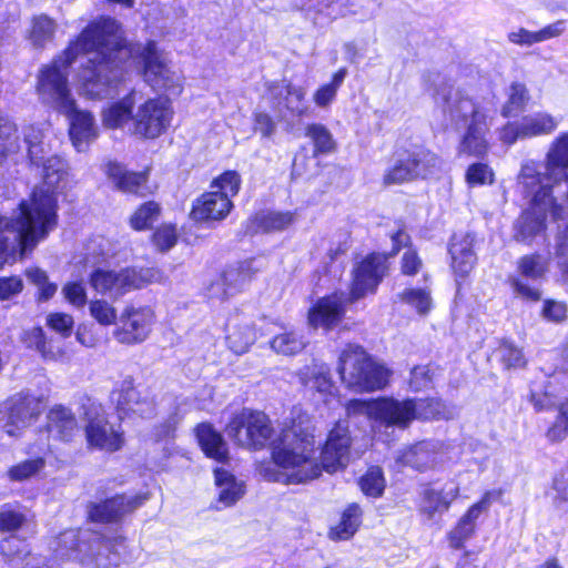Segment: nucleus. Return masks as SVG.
<instances>
[{"mask_svg":"<svg viewBox=\"0 0 568 568\" xmlns=\"http://www.w3.org/2000/svg\"><path fill=\"white\" fill-rule=\"evenodd\" d=\"M119 31L120 24L114 18L100 16L89 21L62 51L60 59L64 68L70 67L80 54L97 52L101 55L99 60L89 59L82 67L81 85L84 93L93 100L106 98L112 85L109 71L122 69L138 58L143 80L153 91L180 95L183 85L170 70L156 42L148 40L140 48V44L130 43L119 36Z\"/></svg>","mask_w":568,"mask_h":568,"instance_id":"f257e3e1","label":"nucleus"},{"mask_svg":"<svg viewBox=\"0 0 568 568\" xmlns=\"http://www.w3.org/2000/svg\"><path fill=\"white\" fill-rule=\"evenodd\" d=\"M19 214L14 219L0 215V268L9 255V239L6 232L17 231L20 255L32 252L58 224L57 199L47 191H33L29 201L22 200Z\"/></svg>","mask_w":568,"mask_h":568,"instance_id":"f03ea898","label":"nucleus"},{"mask_svg":"<svg viewBox=\"0 0 568 568\" xmlns=\"http://www.w3.org/2000/svg\"><path fill=\"white\" fill-rule=\"evenodd\" d=\"M388 237L392 242L388 252H368L353 264L348 285L349 302H357L367 295L376 294L379 285L389 274V260L395 257L403 248L414 247L412 236L402 220L397 222L396 230L390 232Z\"/></svg>","mask_w":568,"mask_h":568,"instance_id":"7ed1b4c3","label":"nucleus"},{"mask_svg":"<svg viewBox=\"0 0 568 568\" xmlns=\"http://www.w3.org/2000/svg\"><path fill=\"white\" fill-rule=\"evenodd\" d=\"M337 373L348 390L357 394L383 390L390 382L393 372L375 359L363 346L347 344L341 352Z\"/></svg>","mask_w":568,"mask_h":568,"instance_id":"20e7f679","label":"nucleus"},{"mask_svg":"<svg viewBox=\"0 0 568 568\" xmlns=\"http://www.w3.org/2000/svg\"><path fill=\"white\" fill-rule=\"evenodd\" d=\"M395 161L383 173L384 186L403 185L427 180L440 168V156L423 144L396 149Z\"/></svg>","mask_w":568,"mask_h":568,"instance_id":"39448f33","label":"nucleus"},{"mask_svg":"<svg viewBox=\"0 0 568 568\" xmlns=\"http://www.w3.org/2000/svg\"><path fill=\"white\" fill-rule=\"evenodd\" d=\"M352 446L353 437L348 422H334L320 447L318 463H314L311 470L303 475L287 476L286 483H304L320 477L322 471L335 474L344 470L349 460Z\"/></svg>","mask_w":568,"mask_h":568,"instance_id":"423d86ee","label":"nucleus"},{"mask_svg":"<svg viewBox=\"0 0 568 568\" xmlns=\"http://www.w3.org/2000/svg\"><path fill=\"white\" fill-rule=\"evenodd\" d=\"M224 430L235 446L251 452L266 448L275 435L270 416L263 410L247 407L233 413Z\"/></svg>","mask_w":568,"mask_h":568,"instance_id":"0eeeda50","label":"nucleus"},{"mask_svg":"<svg viewBox=\"0 0 568 568\" xmlns=\"http://www.w3.org/2000/svg\"><path fill=\"white\" fill-rule=\"evenodd\" d=\"M81 415L88 449L115 453L124 447V432L120 426L111 424L109 413L101 402L87 397L81 404Z\"/></svg>","mask_w":568,"mask_h":568,"instance_id":"6e6552de","label":"nucleus"},{"mask_svg":"<svg viewBox=\"0 0 568 568\" xmlns=\"http://www.w3.org/2000/svg\"><path fill=\"white\" fill-rule=\"evenodd\" d=\"M110 402L120 422L146 419L156 414V395L150 387L140 389L132 375H126L114 383L110 392Z\"/></svg>","mask_w":568,"mask_h":568,"instance_id":"1a4fd4ad","label":"nucleus"},{"mask_svg":"<svg viewBox=\"0 0 568 568\" xmlns=\"http://www.w3.org/2000/svg\"><path fill=\"white\" fill-rule=\"evenodd\" d=\"M174 118V108L168 95L144 100L132 118L133 133L143 140H155L165 134Z\"/></svg>","mask_w":568,"mask_h":568,"instance_id":"9d476101","label":"nucleus"},{"mask_svg":"<svg viewBox=\"0 0 568 568\" xmlns=\"http://www.w3.org/2000/svg\"><path fill=\"white\" fill-rule=\"evenodd\" d=\"M315 449V437L312 432L300 425L284 429L280 443L273 447V463L284 469H294L312 460Z\"/></svg>","mask_w":568,"mask_h":568,"instance_id":"9b49d317","label":"nucleus"},{"mask_svg":"<svg viewBox=\"0 0 568 568\" xmlns=\"http://www.w3.org/2000/svg\"><path fill=\"white\" fill-rule=\"evenodd\" d=\"M155 321V313L150 306L126 305L120 314L113 337L126 346L141 344L151 334Z\"/></svg>","mask_w":568,"mask_h":568,"instance_id":"f8f14e48","label":"nucleus"},{"mask_svg":"<svg viewBox=\"0 0 568 568\" xmlns=\"http://www.w3.org/2000/svg\"><path fill=\"white\" fill-rule=\"evenodd\" d=\"M148 493H139L128 497L124 493L106 497L101 501L91 503L88 507L87 520L93 524H119L123 518L144 505Z\"/></svg>","mask_w":568,"mask_h":568,"instance_id":"ddd939ff","label":"nucleus"},{"mask_svg":"<svg viewBox=\"0 0 568 568\" xmlns=\"http://www.w3.org/2000/svg\"><path fill=\"white\" fill-rule=\"evenodd\" d=\"M525 189L529 192H534L530 207L534 211H540V215L536 217V227L534 233H538L546 230V211L549 210L555 221L562 219L565 209L557 202L552 194L554 185L545 183L547 175L542 172L531 171L524 175Z\"/></svg>","mask_w":568,"mask_h":568,"instance_id":"4468645a","label":"nucleus"},{"mask_svg":"<svg viewBox=\"0 0 568 568\" xmlns=\"http://www.w3.org/2000/svg\"><path fill=\"white\" fill-rule=\"evenodd\" d=\"M265 91L273 111L298 119L308 115V108L304 105L306 92L303 87L294 85L290 80L282 79L266 82Z\"/></svg>","mask_w":568,"mask_h":568,"instance_id":"2eb2a0df","label":"nucleus"},{"mask_svg":"<svg viewBox=\"0 0 568 568\" xmlns=\"http://www.w3.org/2000/svg\"><path fill=\"white\" fill-rule=\"evenodd\" d=\"M476 234L470 231L454 232L447 243L449 267L458 285L465 282L475 266L478 257L475 251Z\"/></svg>","mask_w":568,"mask_h":568,"instance_id":"dca6fc26","label":"nucleus"},{"mask_svg":"<svg viewBox=\"0 0 568 568\" xmlns=\"http://www.w3.org/2000/svg\"><path fill=\"white\" fill-rule=\"evenodd\" d=\"M104 173L112 182L113 187L123 194L146 197L154 193L150 186V166H145L141 171H133L120 162L109 161L105 164Z\"/></svg>","mask_w":568,"mask_h":568,"instance_id":"f3484780","label":"nucleus"},{"mask_svg":"<svg viewBox=\"0 0 568 568\" xmlns=\"http://www.w3.org/2000/svg\"><path fill=\"white\" fill-rule=\"evenodd\" d=\"M375 402L374 420L386 427L407 429L416 420L415 398L378 396Z\"/></svg>","mask_w":568,"mask_h":568,"instance_id":"a211bd4d","label":"nucleus"},{"mask_svg":"<svg viewBox=\"0 0 568 568\" xmlns=\"http://www.w3.org/2000/svg\"><path fill=\"white\" fill-rule=\"evenodd\" d=\"M489 132L488 115L479 106L473 108L470 121L458 143V153L484 160L490 144L486 135Z\"/></svg>","mask_w":568,"mask_h":568,"instance_id":"6ab92c4d","label":"nucleus"},{"mask_svg":"<svg viewBox=\"0 0 568 568\" xmlns=\"http://www.w3.org/2000/svg\"><path fill=\"white\" fill-rule=\"evenodd\" d=\"M43 430L53 442L70 445L80 436L81 427L73 410L63 405L54 404L45 413Z\"/></svg>","mask_w":568,"mask_h":568,"instance_id":"aec40b11","label":"nucleus"},{"mask_svg":"<svg viewBox=\"0 0 568 568\" xmlns=\"http://www.w3.org/2000/svg\"><path fill=\"white\" fill-rule=\"evenodd\" d=\"M341 295L342 293L336 291L316 300L307 312L310 325L315 328L332 329L341 323L346 313L345 304L351 303L348 296L343 301Z\"/></svg>","mask_w":568,"mask_h":568,"instance_id":"412c9836","label":"nucleus"},{"mask_svg":"<svg viewBox=\"0 0 568 568\" xmlns=\"http://www.w3.org/2000/svg\"><path fill=\"white\" fill-rule=\"evenodd\" d=\"M37 91L42 97H48L59 110L67 105H72L75 101L71 97L68 78L61 72L57 64L44 65L41 68Z\"/></svg>","mask_w":568,"mask_h":568,"instance_id":"4be33fe9","label":"nucleus"},{"mask_svg":"<svg viewBox=\"0 0 568 568\" xmlns=\"http://www.w3.org/2000/svg\"><path fill=\"white\" fill-rule=\"evenodd\" d=\"M233 209V201L211 190L203 192L192 202L189 216L195 223H215L224 221Z\"/></svg>","mask_w":568,"mask_h":568,"instance_id":"5701e85b","label":"nucleus"},{"mask_svg":"<svg viewBox=\"0 0 568 568\" xmlns=\"http://www.w3.org/2000/svg\"><path fill=\"white\" fill-rule=\"evenodd\" d=\"M116 278L113 281L112 295L122 296L131 291L141 290L153 283H160L163 280V272L155 266H126L119 272L115 271Z\"/></svg>","mask_w":568,"mask_h":568,"instance_id":"b1692460","label":"nucleus"},{"mask_svg":"<svg viewBox=\"0 0 568 568\" xmlns=\"http://www.w3.org/2000/svg\"><path fill=\"white\" fill-rule=\"evenodd\" d=\"M69 119V138L75 149L80 150L98 136L93 114L77 108L75 101L60 110Z\"/></svg>","mask_w":568,"mask_h":568,"instance_id":"393cba45","label":"nucleus"},{"mask_svg":"<svg viewBox=\"0 0 568 568\" xmlns=\"http://www.w3.org/2000/svg\"><path fill=\"white\" fill-rule=\"evenodd\" d=\"M193 434L196 443L206 458L225 465L230 462L229 445L214 425L210 422H201L194 426Z\"/></svg>","mask_w":568,"mask_h":568,"instance_id":"a878e982","label":"nucleus"},{"mask_svg":"<svg viewBox=\"0 0 568 568\" xmlns=\"http://www.w3.org/2000/svg\"><path fill=\"white\" fill-rule=\"evenodd\" d=\"M363 507L355 501L347 504L339 513L338 520L328 527V539L335 542L353 539L359 531L363 525Z\"/></svg>","mask_w":568,"mask_h":568,"instance_id":"bb28decb","label":"nucleus"},{"mask_svg":"<svg viewBox=\"0 0 568 568\" xmlns=\"http://www.w3.org/2000/svg\"><path fill=\"white\" fill-rule=\"evenodd\" d=\"M300 384L313 392L318 393L324 403L338 396V389L328 372L322 367L305 366L297 372Z\"/></svg>","mask_w":568,"mask_h":568,"instance_id":"cd10ccee","label":"nucleus"},{"mask_svg":"<svg viewBox=\"0 0 568 568\" xmlns=\"http://www.w3.org/2000/svg\"><path fill=\"white\" fill-rule=\"evenodd\" d=\"M296 220L295 211H262L254 213L248 223L253 232L277 233L287 230Z\"/></svg>","mask_w":568,"mask_h":568,"instance_id":"c85d7f7f","label":"nucleus"},{"mask_svg":"<svg viewBox=\"0 0 568 568\" xmlns=\"http://www.w3.org/2000/svg\"><path fill=\"white\" fill-rule=\"evenodd\" d=\"M398 462L416 471H428L437 464L435 447L427 440L414 443L400 453Z\"/></svg>","mask_w":568,"mask_h":568,"instance_id":"c756f323","label":"nucleus"},{"mask_svg":"<svg viewBox=\"0 0 568 568\" xmlns=\"http://www.w3.org/2000/svg\"><path fill=\"white\" fill-rule=\"evenodd\" d=\"M42 413V398L31 394H19L8 407V418L12 425H30Z\"/></svg>","mask_w":568,"mask_h":568,"instance_id":"7c9ffc66","label":"nucleus"},{"mask_svg":"<svg viewBox=\"0 0 568 568\" xmlns=\"http://www.w3.org/2000/svg\"><path fill=\"white\" fill-rule=\"evenodd\" d=\"M163 213L160 202L146 200L138 204L128 217V225L134 232H146L155 227Z\"/></svg>","mask_w":568,"mask_h":568,"instance_id":"2f4dec72","label":"nucleus"},{"mask_svg":"<svg viewBox=\"0 0 568 568\" xmlns=\"http://www.w3.org/2000/svg\"><path fill=\"white\" fill-rule=\"evenodd\" d=\"M215 485L219 487L217 501L224 507L235 505L245 494V486L224 468L214 469Z\"/></svg>","mask_w":568,"mask_h":568,"instance_id":"473e14b6","label":"nucleus"},{"mask_svg":"<svg viewBox=\"0 0 568 568\" xmlns=\"http://www.w3.org/2000/svg\"><path fill=\"white\" fill-rule=\"evenodd\" d=\"M530 92L526 83L514 81L506 92V101L501 105L500 114L505 119L514 118L526 111L530 102Z\"/></svg>","mask_w":568,"mask_h":568,"instance_id":"72a5a7b5","label":"nucleus"},{"mask_svg":"<svg viewBox=\"0 0 568 568\" xmlns=\"http://www.w3.org/2000/svg\"><path fill=\"white\" fill-rule=\"evenodd\" d=\"M47 466L44 454L34 455L11 465L7 471V478L12 483H23L38 477Z\"/></svg>","mask_w":568,"mask_h":568,"instance_id":"f704fd0d","label":"nucleus"},{"mask_svg":"<svg viewBox=\"0 0 568 568\" xmlns=\"http://www.w3.org/2000/svg\"><path fill=\"white\" fill-rule=\"evenodd\" d=\"M545 162L547 180L550 179V175L568 169V131L561 132L551 142Z\"/></svg>","mask_w":568,"mask_h":568,"instance_id":"c9c22d12","label":"nucleus"},{"mask_svg":"<svg viewBox=\"0 0 568 568\" xmlns=\"http://www.w3.org/2000/svg\"><path fill=\"white\" fill-rule=\"evenodd\" d=\"M304 134L313 144L312 155L318 158L336 151L337 143L331 131L322 123L313 122L305 126Z\"/></svg>","mask_w":568,"mask_h":568,"instance_id":"e433bc0d","label":"nucleus"},{"mask_svg":"<svg viewBox=\"0 0 568 568\" xmlns=\"http://www.w3.org/2000/svg\"><path fill=\"white\" fill-rule=\"evenodd\" d=\"M133 116V100L132 95L128 94L103 110L102 122L105 128L120 129Z\"/></svg>","mask_w":568,"mask_h":568,"instance_id":"4c0bfd02","label":"nucleus"},{"mask_svg":"<svg viewBox=\"0 0 568 568\" xmlns=\"http://www.w3.org/2000/svg\"><path fill=\"white\" fill-rule=\"evenodd\" d=\"M416 420L433 422L450 418L448 405L438 397L415 398Z\"/></svg>","mask_w":568,"mask_h":568,"instance_id":"58836bf2","label":"nucleus"},{"mask_svg":"<svg viewBox=\"0 0 568 568\" xmlns=\"http://www.w3.org/2000/svg\"><path fill=\"white\" fill-rule=\"evenodd\" d=\"M21 341L29 349L38 352L43 359H54L58 348L53 345V339L48 337L41 326H33L26 329Z\"/></svg>","mask_w":568,"mask_h":568,"instance_id":"ea45409f","label":"nucleus"},{"mask_svg":"<svg viewBox=\"0 0 568 568\" xmlns=\"http://www.w3.org/2000/svg\"><path fill=\"white\" fill-rule=\"evenodd\" d=\"M255 329L248 324H236L231 326L225 336L227 347L236 355L246 353L255 343Z\"/></svg>","mask_w":568,"mask_h":568,"instance_id":"a19ab883","label":"nucleus"},{"mask_svg":"<svg viewBox=\"0 0 568 568\" xmlns=\"http://www.w3.org/2000/svg\"><path fill=\"white\" fill-rule=\"evenodd\" d=\"M242 175L236 170H224L212 179L210 189L222 197L232 201L242 189Z\"/></svg>","mask_w":568,"mask_h":568,"instance_id":"79ce46f5","label":"nucleus"},{"mask_svg":"<svg viewBox=\"0 0 568 568\" xmlns=\"http://www.w3.org/2000/svg\"><path fill=\"white\" fill-rule=\"evenodd\" d=\"M358 487L364 496L368 498H381L386 488V479L381 466L371 465L357 479Z\"/></svg>","mask_w":568,"mask_h":568,"instance_id":"37998d69","label":"nucleus"},{"mask_svg":"<svg viewBox=\"0 0 568 568\" xmlns=\"http://www.w3.org/2000/svg\"><path fill=\"white\" fill-rule=\"evenodd\" d=\"M478 518L470 511H466L456 521L455 526L447 534L449 547L459 550L465 547L466 541L476 532V520Z\"/></svg>","mask_w":568,"mask_h":568,"instance_id":"c03bdc74","label":"nucleus"},{"mask_svg":"<svg viewBox=\"0 0 568 568\" xmlns=\"http://www.w3.org/2000/svg\"><path fill=\"white\" fill-rule=\"evenodd\" d=\"M150 244L159 253H166L179 242V231L176 223L163 222L151 230L149 235Z\"/></svg>","mask_w":568,"mask_h":568,"instance_id":"a18cd8bd","label":"nucleus"},{"mask_svg":"<svg viewBox=\"0 0 568 568\" xmlns=\"http://www.w3.org/2000/svg\"><path fill=\"white\" fill-rule=\"evenodd\" d=\"M452 501L443 494L442 490L426 488L420 494V503L417 511L426 519H433L437 513L447 511Z\"/></svg>","mask_w":568,"mask_h":568,"instance_id":"49530a36","label":"nucleus"},{"mask_svg":"<svg viewBox=\"0 0 568 568\" xmlns=\"http://www.w3.org/2000/svg\"><path fill=\"white\" fill-rule=\"evenodd\" d=\"M22 507L16 503H6L0 507V534H16L28 523Z\"/></svg>","mask_w":568,"mask_h":568,"instance_id":"de8ad7c7","label":"nucleus"},{"mask_svg":"<svg viewBox=\"0 0 568 568\" xmlns=\"http://www.w3.org/2000/svg\"><path fill=\"white\" fill-rule=\"evenodd\" d=\"M521 123L526 139L549 135L558 126L557 120L547 112H537L534 115L525 116Z\"/></svg>","mask_w":568,"mask_h":568,"instance_id":"09e8293b","label":"nucleus"},{"mask_svg":"<svg viewBox=\"0 0 568 568\" xmlns=\"http://www.w3.org/2000/svg\"><path fill=\"white\" fill-rule=\"evenodd\" d=\"M439 371L436 363L415 365L409 373L408 385L413 392H420L429 388Z\"/></svg>","mask_w":568,"mask_h":568,"instance_id":"8fccbe9b","label":"nucleus"},{"mask_svg":"<svg viewBox=\"0 0 568 568\" xmlns=\"http://www.w3.org/2000/svg\"><path fill=\"white\" fill-rule=\"evenodd\" d=\"M547 268V262L539 253L523 255L517 261V271L520 276L526 278H542Z\"/></svg>","mask_w":568,"mask_h":568,"instance_id":"3c124183","label":"nucleus"},{"mask_svg":"<svg viewBox=\"0 0 568 568\" xmlns=\"http://www.w3.org/2000/svg\"><path fill=\"white\" fill-rule=\"evenodd\" d=\"M24 274L27 278L38 287V302H47L55 295L58 286L55 283L49 281V276L45 271L40 267L32 266L29 267Z\"/></svg>","mask_w":568,"mask_h":568,"instance_id":"603ef678","label":"nucleus"},{"mask_svg":"<svg viewBox=\"0 0 568 568\" xmlns=\"http://www.w3.org/2000/svg\"><path fill=\"white\" fill-rule=\"evenodd\" d=\"M62 536L64 539L62 540L60 548L63 555L72 557L79 564L92 562L94 565H100L99 552L82 554V545L85 544V541L82 540L78 534L71 532L69 538V546L64 545L67 542V534L64 532Z\"/></svg>","mask_w":568,"mask_h":568,"instance_id":"864d4df0","label":"nucleus"},{"mask_svg":"<svg viewBox=\"0 0 568 568\" xmlns=\"http://www.w3.org/2000/svg\"><path fill=\"white\" fill-rule=\"evenodd\" d=\"M54 32V21L45 14L34 16L31 19V27L29 31V38L31 42L37 47H43V44L51 39Z\"/></svg>","mask_w":568,"mask_h":568,"instance_id":"5fc2aeb1","label":"nucleus"},{"mask_svg":"<svg viewBox=\"0 0 568 568\" xmlns=\"http://www.w3.org/2000/svg\"><path fill=\"white\" fill-rule=\"evenodd\" d=\"M465 181L469 187L491 185L495 182V173L487 163L475 162L466 169Z\"/></svg>","mask_w":568,"mask_h":568,"instance_id":"6e6d98bb","label":"nucleus"},{"mask_svg":"<svg viewBox=\"0 0 568 568\" xmlns=\"http://www.w3.org/2000/svg\"><path fill=\"white\" fill-rule=\"evenodd\" d=\"M260 271L261 268L254 265V258H246L223 273L224 283L230 285L233 281L240 284L251 282Z\"/></svg>","mask_w":568,"mask_h":568,"instance_id":"4d7b16f0","label":"nucleus"},{"mask_svg":"<svg viewBox=\"0 0 568 568\" xmlns=\"http://www.w3.org/2000/svg\"><path fill=\"white\" fill-rule=\"evenodd\" d=\"M399 297L414 307L419 315H426L432 308L430 293L425 288H406L399 294Z\"/></svg>","mask_w":568,"mask_h":568,"instance_id":"13d9d810","label":"nucleus"},{"mask_svg":"<svg viewBox=\"0 0 568 568\" xmlns=\"http://www.w3.org/2000/svg\"><path fill=\"white\" fill-rule=\"evenodd\" d=\"M20 135L18 128L8 121L0 123V159L19 150Z\"/></svg>","mask_w":568,"mask_h":568,"instance_id":"bf43d9fd","label":"nucleus"},{"mask_svg":"<svg viewBox=\"0 0 568 568\" xmlns=\"http://www.w3.org/2000/svg\"><path fill=\"white\" fill-rule=\"evenodd\" d=\"M558 415L555 422L548 427L546 436L551 442H560L568 435V398L556 404Z\"/></svg>","mask_w":568,"mask_h":568,"instance_id":"052dcab7","label":"nucleus"},{"mask_svg":"<svg viewBox=\"0 0 568 568\" xmlns=\"http://www.w3.org/2000/svg\"><path fill=\"white\" fill-rule=\"evenodd\" d=\"M47 326L62 338H69L73 334L74 320L72 315L63 312H52L45 320Z\"/></svg>","mask_w":568,"mask_h":568,"instance_id":"680f3d73","label":"nucleus"},{"mask_svg":"<svg viewBox=\"0 0 568 568\" xmlns=\"http://www.w3.org/2000/svg\"><path fill=\"white\" fill-rule=\"evenodd\" d=\"M424 267V262L417 247H408L399 260V272L403 276L414 277Z\"/></svg>","mask_w":568,"mask_h":568,"instance_id":"e2e57ef3","label":"nucleus"},{"mask_svg":"<svg viewBox=\"0 0 568 568\" xmlns=\"http://www.w3.org/2000/svg\"><path fill=\"white\" fill-rule=\"evenodd\" d=\"M91 316L102 326H110L116 321V310L104 300H93L89 305Z\"/></svg>","mask_w":568,"mask_h":568,"instance_id":"0e129e2a","label":"nucleus"},{"mask_svg":"<svg viewBox=\"0 0 568 568\" xmlns=\"http://www.w3.org/2000/svg\"><path fill=\"white\" fill-rule=\"evenodd\" d=\"M499 346L501 351L500 361L506 368L525 366L526 361L524 354L521 349L514 344V342L509 339H501Z\"/></svg>","mask_w":568,"mask_h":568,"instance_id":"69168bd1","label":"nucleus"},{"mask_svg":"<svg viewBox=\"0 0 568 568\" xmlns=\"http://www.w3.org/2000/svg\"><path fill=\"white\" fill-rule=\"evenodd\" d=\"M116 278L115 271L95 268L90 273L89 283L93 290L101 294H111L113 281Z\"/></svg>","mask_w":568,"mask_h":568,"instance_id":"338daca9","label":"nucleus"},{"mask_svg":"<svg viewBox=\"0 0 568 568\" xmlns=\"http://www.w3.org/2000/svg\"><path fill=\"white\" fill-rule=\"evenodd\" d=\"M64 298L74 307H83L88 302L85 287L81 281L67 282L62 287Z\"/></svg>","mask_w":568,"mask_h":568,"instance_id":"774afa93","label":"nucleus"}]
</instances>
